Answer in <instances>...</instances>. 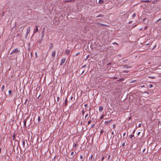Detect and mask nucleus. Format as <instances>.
<instances>
[{
  "mask_svg": "<svg viewBox=\"0 0 161 161\" xmlns=\"http://www.w3.org/2000/svg\"><path fill=\"white\" fill-rule=\"evenodd\" d=\"M45 27H44L43 28L42 31L41 33L42 36L40 39H38L37 42H39V44H41L42 43V40H43V38L44 36V32L45 29Z\"/></svg>",
  "mask_w": 161,
  "mask_h": 161,
  "instance_id": "nucleus-1",
  "label": "nucleus"
},
{
  "mask_svg": "<svg viewBox=\"0 0 161 161\" xmlns=\"http://www.w3.org/2000/svg\"><path fill=\"white\" fill-rule=\"evenodd\" d=\"M19 52L20 50H19L18 48H15L13 50L10 54L11 55H12L14 54L19 53Z\"/></svg>",
  "mask_w": 161,
  "mask_h": 161,
  "instance_id": "nucleus-2",
  "label": "nucleus"
},
{
  "mask_svg": "<svg viewBox=\"0 0 161 161\" xmlns=\"http://www.w3.org/2000/svg\"><path fill=\"white\" fill-rule=\"evenodd\" d=\"M121 66L123 68H125L128 69L129 68L131 67V66H129L128 65L125 64V65H121Z\"/></svg>",
  "mask_w": 161,
  "mask_h": 161,
  "instance_id": "nucleus-3",
  "label": "nucleus"
},
{
  "mask_svg": "<svg viewBox=\"0 0 161 161\" xmlns=\"http://www.w3.org/2000/svg\"><path fill=\"white\" fill-rule=\"evenodd\" d=\"M66 60L65 58H63L61 61L60 65L61 66L63 64H64Z\"/></svg>",
  "mask_w": 161,
  "mask_h": 161,
  "instance_id": "nucleus-4",
  "label": "nucleus"
},
{
  "mask_svg": "<svg viewBox=\"0 0 161 161\" xmlns=\"http://www.w3.org/2000/svg\"><path fill=\"white\" fill-rule=\"evenodd\" d=\"M35 29L34 30V31H33V32H34V33H34H36V32H37L38 31V26L37 25H36V26H35Z\"/></svg>",
  "mask_w": 161,
  "mask_h": 161,
  "instance_id": "nucleus-5",
  "label": "nucleus"
},
{
  "mask_svg": "<svg viewBox=\"0 0 161 161\" xmlns=\"http://www.w3.org/2000/svg\"><path fill=\"white\" fill-rule=\"evenodd\" d=\"M56 55V51H53L52 52V56L53 58H54Z\"/></svg>",
  "mask_w": 161,
  "mask_h": 161,
  "instance_id": "nucleus-6",
  "label": "nucleus"
},
{
  "mask_svg": "<svg viewBox=\"0 0 161 161\" xmlns=\"http://www.w3.org/2000/svg\"><path fill=\"white\" fill-rule=\"evenodd\" d=\"M31 28L29 26L27 27V31H26V33H27V36L28 35L29 33L30 30Z\"/></svg>",
  "mask_w": 161,
  "mask_h": 161,
  "instance_id": "nucleus-7",
  "label": "nucleus"
},
{
  "mask_svg": "<svg viewBox=\"0 0 161 161\" xmlns=\"http://www.w3.org/2000/svg\"><path fill=\"white\" fill-rule=\"evenodd\" d=\"M12 138H13V139L15 141H17V142H19L18 141L15 140V133H14V135H13V136H12Z\"/></svg>",
  "mask_w": 161,
  "mask_h": 161,
  "instance_id": "nucleus-8",
  "label": "nucleus"
},
{
  "mask_svg": "<svg viewBox=\"0 0 161 161\" xmlns=\"http://www.w3.org/2000/svg\"><path fill=\"white\" fill-rule=\"evenodd\" d=\"M103 107L102 106H100L99 107V111L100 112H101L103 110Z\"/></svg>",
  "mask_w": 161,
  "mask_h": 161,
  "instance_id": "nucleus-9",
  "label": "nucleus"
},
{
  "mask_svg": "<svg viewBox=\"0 0 161 161\" xmlns=\"http://www.w3.org/2000/svg\"><path fill=\"white\" fill-rule=\"evenodd\" d=\"M64 101H65L64 105H65V107H66L67 106V98H66L65 100Z\"/></svg>",
  "mask_w": 161,
  "mask_h": 161,
  "instance_id": "nucleus-10",
  "label": "nucleus"
},
{
  "mask_svg": "<svg viewBox=\"0 0 161 161\" xmlns=\"http://www.w3.org/2000/svg\"><path fill=\"white\" fill-rule=\"evenodd\" d=\"M65 52L67 54H69L70 53V50H66Z\"/></svg>",
  "mask_w": 161,
  "mask_h": 161,
  "instance_id": "nucleus-11",
  "label": "nucleus"
},
{
  "mask_svg": "<svg viewBox=\"0 0 161 161\" xmlns=\"http://www.w3.org/2000/svg\"><path fill=\"white\" fill-rule=\"evenodd\" d=\"M88 116V113H87L86 114V115L85 116V119L86 120H86L88 118H87Z\"/></svg>",
  "mask_w": 161,
  "mask_h": 161,
  "instance_id": "nucleus-12",
  "label": "nucleus"
},
{
  "mask_svg": "<svg viewBox=\"0 0 161 161\" xmlns=\"http://www.w3.org/2000/svg\"><path fill=\"white\" fill-rule=\"evenodd\" d=\"M99 3L101 4H103L104 3V1L103 0H99Z\"/></svg>",
  "mask_w": 161,
  "mask_h": 161,
  "instance_id": "nucleus-13",
  "label": "nucleus"
},
{
  "mask_svg": "<svg viewBox=\"0 0 161 161\" xmlns=\"http://www.w3.org/2000/svg\"><path fill=\"white\" fill-rule=\"evenodd\" d=\"M12 91L11 90H9L8 91V94H9V95L10 96H12Z\"/></svg>",
  "mask_w": 161,
  "mask_h": 161,
  "instance_id": "nucleus-14",
  "label": "nucleus"
},
{
  "mask_svg": "<svg viewBox=\"0 0 161 161\" xmlns=\"http://www.w3.org/2000/svg\"><path fill=\"white\" fill-rule=\"evenodd\" d=\"M92 158H93V155L91 154L90 157H89V160H90V161H91L92 160Z\"/></svg>",
  "mask_w": 161,
  "mask_h": 161,
  "instance_id": "nucleus-15",
  "label": "nucleus"
},
{
  "mask_svg": "<svg viewBox=\"0 0 161 161\" xmlns=\"http://www.w3.org/2000/svg\"><path fill=\"white\" fill-rule=\"evenodd\" d=\"M103 15L102 14H99L98 15H97V16H96V17L97 18H98V17H103Z\"/></svg>",
  "mask_w": 161,
  "mask_h": 161,
  "instance_id": "nucleus-16",
  "label": "nucleus"
},
{
  "mask_svg": "<svg viewBox=\"0 0 161 161\" xmlns=\"http://www.w3.org/2000/svg\"><path fill=\"white\" fill-rule=\"evenodd\" d=\"M53 46V44L52 43H51L50 44L49 48L50 49H51Z\"/></svg>",
  "mask_w": 161,
  "mask_h": 161,
  "instance_id": "nucleus-17",
  "label": "nucleus"
},
{
  "mask_svg": "<svg viewBox=\"0 0 161 161\" xmlns=\"http://www.w3.org/2000/svg\"><path fill=\"white\" fill-rule=\"evenodd\" d=\"M136 16V14L135 13H134L133 14L132 17L133 18H135Z\"/></svg>",
  "mask_w": 161,
  "mask_h": 161,
  "instance_id": "nucleus-18",
  "label": "nucleus"
},
{
  "mask_svg": "<svg viewBox=\"0 0 161 161\" xmlns=\"http://www.w3.org/2000/svg\"><path fill=\"white\" fill-rule=\"evenodd\" d=\"M4 88V85H2V87H1V90L2 91H3V90Z\"/></svg>",
  "mask_w": 161,
  "mask_h": 161,
  "instance_id": "nucleus-19",
  "label": "nucleus"
},
{
  "mask_svg": "<svg viewBox=\"0 0 161 161\" xmlns=\"http://www.w3.org/2000/svg\"><path fill=\"white\" fill-rule=\"evenodd\" d=\"M149 77L152 79H154L156 78L154 76H149Z\"/></svg>",
  "mask_w": 161,
  "mask_h": 161,
  "instance_id": "nucleus-20",
  "label": "nucleus"
},
{
  "mask_svg": "<svg viewBox=\"0 0 161 161\" xmlns=\"http://www.w3.org/2000/svg\"><path fill=\"white\" fill-rule=\"evenodd\" d=\"M24 125L25 126L26 125V119H25L24 122Z\"/></svg>",
  "mask_w": 161,
  "mask_h": 161,
  "instance_id": "nucleus-21",
  "label": "nucleus"
},
{
  "mask_svg": "<svg viewBox=\"0 0 161 161\" xmlns=\"http://www.w3.org/2000/svg\"><path fill=\"white\" fill-rule=\"evenodd\" d=\"M134 136V135H130V139H132L133 137Z\"/></svg>",
  "mask_w": 161,
  "mask_h": 161,
  "instance_id": "nucleus-22",
  "label": "nucleus"
},
{
  "mask_svg": "<svg viewBox=\"0 0 161 161\" xmlns=\"http://www.w3.org/2000/svg\"><path fill=\"white\" fill-rule=\"evenodd\" d=\"M25 141H23V142H22V145H23V146L24 147L25 146Z\"/></svg>",
  "mask_w": 161,
  "mask_h": 161,
  "instance_id": "nucleus-23",
  "label": "nucleus"
},
{
  "mask_svg": "<svg viewBox=\"0 0 161 161\" xmlns=\"http://www.w3.org/2000/svg\"><path fill=\"white\" fill-rule=\"evenodd\" d=\"M129 72V71H128V70H125V71H123V73H128Z\"/></svg>",
  "mask_w": 161,
  "mask_h": 161,
  "instance_id": "nucleus-24",
  "label": "nucleus"
},
{
  "mask_svg": "<svg viewBox=\"0 0 161 161\" xmlns=\"http://www.w3.org/2000/svg\"><path fill=\"white\" fill-rule=\"evenodd\" d=\"M86 65H83V66H82L81 67V68L80 69H82V68H85V67L86 66Z\"/></svg>",
  "mask_w": 161,
  "mask_h": 161,
  "instance_id": "nucleus-25",
  "label": "nucleus"
},
{
  "mask_svg": "<svg viewBox=\"0 0 161 161\" xmlns=\"http://www.w3.org/2000/svg\"><path fill=\"white\" fill-rule=\"evenodd\" d=\"M95 125L94 124H93L91 125V127L92 128H93L94 126H95Z\"/></svg>",
  "mask_w": 161,
  "mask_h": 161,
  "instance_id": "nucleus-26",
  "label": "nucleus"
},
{
  "mask_svg": "<svg viewBox=\"0 0 161 161\" xmlns=\"http://www.w3.org/2000/svg\"><path fill=\"white\" fill-rule=\"evenodd\" d=\"M91 122H92L91 120H90L88 122V125H87L90 124L91 123Z\"/></svg>",
  "mask_w": 161,
  "mask_h": 161,
  "instance_id": "nucleus-27",
  "label": "nucleus"
},
{
  "mask_svg": "<svg viewBox=\"0 0 161 161\" xmlns=\"http://www.w3.org/2000/svg\"><path fill=\"white\" fill-rule=\"evenodd\" d=\"M38 122H39L40 121V120H41V118H40V116H38Z\"/></svg>",
  "mask_w": 161,
  "mask_h": 161,
  "instance_id": "nucleus-28",
  "label": "nucleus"
},
{
  "mask_svg": "<svg viewBox=\"0 0 161 161\" xmlns=\"http://www.w3.org/2000/svg\"><path fill=\"white\" fill-rule=\"evenodd\" d=\"M98 25H101V26H103L105 25L104 24H102L100 23H98Z\"/></svg>",
  "mask_w": 161,
  "mask_h": 161,
  "instance_id": "nucleus-29",
  "label": "nucleus"
},
{
  "mask_svg": "<svg viewBox=\"0 0 161 161\" xmlns=\"http://www.w3.org/2000/svg\"><path fill=\"white\" fill-rule=\"evenodd\" d=\"M143 2H150V1H149L148 0H147L144 1Z\"/></svg>",
  "mask_w": 161,
  "mask_h": 161,
  "instance_id": "nucleus-30",
  "label": "nucleus"
},
{
  "mask_svg": "<svg viewBox=\"0 0 161 161\" xmlns=\"http://www.w3.org/2000/svg\"><path fill=\"white\" fill-rule=\"evenodd\" d=\"M82 114L83 115L84 114H85V111L84 110H83L82 111Z\"/></svg>",
  "mask_w": 161,
  "mask_h": 161,
  "instance_id": "nucleus-31",
  "label": "nucleus"
},
{
  "mask_svg": "<svg viewBox=\"0 0 161 161\" xmlns=\"http://www.w3.org/2000/svg\"><path fill=\"white\" fill-rule=\"evenodd\" d=\"M80 159H82V158H83V156L82 155H81L80 156Z\"/></svg>",
  "mask_w": 161,
  "mask_h": 161,
  "instance_id": "nucleus-32",
  "label": "nucleus"
},
{
  "mask_svg": "<svg viewBox=\"0 0 161 161\" xmlns=\"http://www.w3.org/2000/svg\"><path fill=\"white\" fill-rule=\"evenodd\" d=\"M74 153L73 152H72L71 153V155L72 156H74Z\"/></svg>",
  "mask_w": 161,
  "mask_h": 161,
  "instance_id": "nucleus-33",
  "label": "nucleus"
},
{
  "mask_svg": "<svg viewBox=\"0 0 161 161\" xmlns=\"http://www.w3.org/2000/svg\"><path fill=\"white\" fill-rule=\"evenodd\" d=\"M89 55H87L86 57V59H87L89 58Z\"/></svg>",
  "mask_w": 161,
  "mask_h": 161,
  "instance_id": "nucleus-34",
  "label": "nucleus"
},
{
  "mask_svg": "<svg viewBox=\"0 0 161 161\" xmlns=\"http://www.w3.org/2000/svg\"><path fill=\"white\" fill-rule=\"evenodd\" d=\"M125 145V142H124L122 144V146L123 147H124V146Z\"/></svg>",
  "mask_w": 161,
  "mask_h": 161,
  "instance_id": "nucleus-35",
  "label": "nucleus"
},
{
  "mask_svg": "<svg viewBox=\"0 0 161 161\" xmlns=\"http://www.w3.org/2000/svg\"><path fill=\"white\" fill-rule=\"evenodd\" d=\"M57 99V101L58 102L59 101V99H60L59 97H58Z\"/></svg>",
  "mask_w": 161,
  "mask_h": 161,
  "instance_id": "nucleus-36",
  "label": "nucleus"
},
{
  "mask_svg": "<svg viewBox=\"0 0 161 161\" xmlns=\"http://www.w3.org/2000/svg\"><path fill=\"white\" fill-rule=\"evenodd\" d=\"M110 155H109L108 156V159H110Z\"/></svg>",
  "mask_w": 161,
  "mask_h": 161,
  "instance_id": "nucleus-37",
  "label": "nucleus"
},
{
  "mask_svg": "<svg viewBox=\"0 0 161 161\" xmlns=\"http://www.w3.org/2000/svg\"><path fill=\"white\" fill-rule=\"evenodd\" d=\"M153 86L152 85L150 84L149 85V87L150 88H151Z\"/></svg>",
  "mask_w": 161,
  "mask_h": 161,
  "instance_id": "nucleus-38",
  "label": "nucleus"
},
{
  "mask_svg": "<svg viewBox=\"0 0 161 161\" xmlns=\"http://www.w3.org/2000/svg\"><path fill=\"white\" fill-rule=\"evenodd\" d=\"M103 115H102L101 117H100V119H102L103 118Z\"/></svg>",
  "mask_w": 161,
  "mask_h": 161,
  "instance_id": "nucleus-39",
  "label": "nucleus"
},
{
  "mask_svg": "<svg viewBox=\"0 0 161 161\" xmlns=\"http://www.w3.org/2000/svg\"><path fill=\"white\" fill-rule=\"evenodd\" d=\"M161 18H159V19H158L157 20V22L158 21H161Z\"/></svg>",
  "mask_w": 161,
  "mask_h": 161,
  "instance_id": "nucleus-40",
  "label": "nucleus"
},
{
  "mask_svg": "<svg viewBox=\"0 0 161 161\" xmlns=\"http://www.w3.org/2000/svg\"><path fill=\"white\" fill-rule=\"evenodd\" d=\"M141 124L140 123L139 124L138 127H141Z\"/></svg>",
  "mask_w": 161,
  "mask_h": 161,
  "instance_id": "nucleus-41",
  "label": "nucleus"
},
{
  "mask_svg": "<svg viewBox=\"0 0 161 161\" xmlns=\"http://www.w3.org/2000/svg\"><path fill=\"white\" fill-rule=\"evenodd\" d=\"M124 79H120L119 80V81H121L123 80Z\"/></svg>",
  "mask_w": 161,
  "mask_h": 161,
  "instance_id": "nucleus-42",
  "label": "nucleus"
},
{
  "mask_svg": "<svg viewBox=\"0 0 161 161\" xmlns=\"http://www.w3.org/2000/svg\"><path fill=\"white\" fill-rule=\"evenodd\" d=\"M103 130H101L100 131V133H101V134H102V133H103Z\"/></svg>",
  "mask_w": 161,
  "mask_h": 161,
  "instance_id": "nucleus-43",
  "label": "nucleus"
},
{
  "mask_svg": "<svg viewBox=\"0 0 161 161\" xmlns=\"http://www.w3.org/2000/svg\"><path fill=\"white\" fill-rule=\"evenodd\" d=\"M145 87V86L144 85H142V86H141V87L142 88L144 87Z\"/></svg>",
  "mask_w": 161,
  "mask_h": 161,
  "instance_id": "nucleus-44",
  "label": "nucleus"
},
{
  "mask_svg": "<svg viewBox=\"0 0 161 161\" xmlns=\"http://www.w3.org/2000/svg\"><path fill=\"white\" fill-rule=\"evenodd\" d=\"M104 157H103L102 158V161H103V159H104Z\"/></svg>",
  "mask_w": 161,
  "mask_h": 161,
  "instance_id": "nucleus-45",
  "label": "nucleus"
},
{
  "mask_svg": "<svg viewBox=\"0 0 161 161\" xmlns=\"http://www.w3.org/2000/svg\"><path fill=\"white\" fill-rule=\"evenodd\" d=\"M145 20H147V19H146V18H144V19L143 20V21H145Z\"/></svg>",
  "mask_w": 161,
  "mask_h": 161,
  "instance_id": "nucleus-46",
  "label": "nucleus"
},
{
  "mask_svg": "<svg viewBox=\"0 0 161 161\" xmlns=\"http://www.w3.org/2000/svg\"><path fill=\"white\" fill-rule=\"evenodd\" d=\"M125 134H126V133H124L123 134V136H125Z\"/></svg>",
  "mask_w": 161,
  "mask_h": 161,
  "instance_id": "nucleus-47",
  "label": "nucleus"
},
{
  "mask_svg": "<svg viewBox=\"0 0 161 161\" xmlns=\"http://www.w3.org/2000/svg\"><path fill=\"white\" fill-rule=\"evenodd\" d=\"M135 130H133V132H132V133H133V134H134V133H135Z\"/></svg>",
  "mask_w": 161,
  "mask_h": 161,
  "instance_id": "nucleus-48",
  "label": "nucleus"
},
{
  "mask_svg": "<svg viewBox=\"0 0 161 161\" xmlns=\"http://www.w3.org/2000/svg\"><path fill=\"white\" fill-rule=\"evenodd\" d=\"M84 71H85V70H83L82 71V73H81V74H83L84 73Z\"/></svg>",
  "mask_w": 161,
  "mask_h": 161,
  "instance_id": "nucleus-49",
  "label": "nucleus"
},
{
  "mask_svg": "<svg viewBox=\"0 0 161 161\" xmlns=\"http://www.w3.org/2000/svg\"><path fill=\"white\" fill-rule=\"evenodd\" d=\"M76 146H77L76 144H75V145H74L75 147H76Z\"/></svg>",
  "mask_w": 161,
  "mask_h": 161,
  "instance_id": "nucleus-50",
  "label": "nucleus"
},
{
  "mask_svg": "<svg viewBox=\"0 0 161 161\" xmlns=\"http://www.w3.org/2000/svg\"><path fill=\"white\" fill-rule=\"evenodd\" d=\"M27 33H26V35L25 36V37L26 38H27Z\"/></svg>",
  "mask_w": 161,
  "mask_h": 161,
  "instance_id": "nucleus-51",
  "label": "nucleus"
},
{
  "mask_svg": "<svg viewBox=\"0 0 161 161\" xmlns=\"http://www.w3.org/2000/svg\"><path fill=\"white\" fill-rule=\"evenodd\" d=\"M132 22V21H129V23L131 24Z\"/></svg>",
  "mask_w": 161,
  "mask_h": 161,
  "instance_id": "nucleus-52",
  "label": "nucleus"
},
{
  "mask_svg": "<svg viewBox=\"0 0 161 161\" xmlns=\"http://www.w3.org/2000/svg\"><path fill=\"white\" fill-rule=\"evenodd\" d=\"M145 149H145V148H144V149H143V152H144V151H145Z\"/></svg>",
  "mask_w": 161,
  "mask_h": 161,
  "instance_id": "nucleus-53",
  "label": "nucleus"
},
{
  "mask_svg": "<svg viewBox=\"0 0 161 161\" xmlns=\"http://www.w3.org/2000/svg\"><path fill=\"white\" fill-rule=\"evenodd\" d=\"M79 53H79H79H77V54H76V55H78L79 54Z\"/></svg>",
  "mask_w": 161,
  "mask_h": 161,
  "instance_id": "nucleus-54",
  "label": "nucleus"
},
{
  "mask_svg": "<svg viewBox=\"0 0 161 161\" xmlns=\"http://www.w3.org/2000/svg\"><path fill=\"white\" fill-rule=\"evenodd\" d=\"M1 148H0V153H1Z\"/></svg>",
  "mask_w": 161,
  "mask_h": 161,
  "instance_id": "nucleus-55",
  "label": "nucleus"
},
{
  "mask_svg": "<svg viewBox=\"0 0 161 161\" xmlns=\"http://www.w3.org/2000/svg\"><path fill=\"white\" fill-rule=\"evenodd\" d=\"M140 132H139L138 133V135H139V134H140Z\"/></svg>",
  "mask_w": 161,
  "mask_h": 161,
  "instance_id": "nucleus-56",
  "label": "nucleus"
},
{
  "mask_svg": "<svg viewBox=\"0 0 161 161\" xmlns=\"http://www.w3.org/2000/svg\"><path fill=\"white\" fill-rule=\"evenodd\" d=\"M87 106V104H85V105H84V106H85V107H86V106Z\"/></svg>",
  "mask_w": 161,
  "mask_h": 161,
  "instance_id": "nucleus-57",
  "label": "nucleus"
},
{
  "mask_svg": "<svg viewBox=\"0 0 161 161\" xmlns=\"http://www.w3.org/2000/svg\"><path fill=\"white\" fill-rule=\"evenodd\" d=\"M73 97H71V99H72V98H73Z\"/></svg>",
  "mask_w": 161,
  "mask_h": 161,
  "instance_id": "nucleus-58",
  "label": "nucleus"
},
{
  "mask_svg": "<svg viewBox=\"0 0 161 161\" xmlns=\"http://www.w3.org/2000/svg\"><path fill=\"white\" fill-rule=\"evenodd\" d=\"M112 134H113V135H114V132H113V131H112Z\"/></svg>",
  "mask_w": 161,
  "mask_h": 161,
  "instance_id": "nucleus-59",
  "label": "nucleus"
},
{
  "mask_svg": "<svg viewBox=\"0 0 161 161\" xmlns=\"http://www.w3.org/2000/svg\"><path fill=\"white\" fill-rule=\"evenodd\" d=\"M105 123H108V121H106L105 122Z\"/></svg>",
  "mask_w": 161,
  "mask_h": 161,
  "instance_id": "nucleus-60",
  "label": "nucleus"
},
{
  "mask_svg": "<svg viewBox=\"0 0 161 161\" xmlns=\"http://www.w3.org/2000/svg\"><path fill=\"white\" fill-rule=\"evenodd\" d=\"M35 55H36V56H37V53L36 52L35 53Z\"/></svg>",
  "mask_w": 161,
  "mask_h": 161,
  "instance_id": "nucleus-61",
  "label": "nucleus"
},
{
  "mask_svg": "<svg viewBox=\"0 0 161 161\" xmlns=\"http://www.w3.org/2000/svg\"><path fill=\"white\" fill-rule=\"evenodd\" d=\"M27 99H26V100H25V102H26L27 101Z\"/></svg>",
  "mask_w": 161,
  "mask_h": 161,
  "instance_id": "nucleus-62",
  "label": "nucleus"
},
{
  "mask_svg": "<svg viewBox=\"0 0 161 161\" xmlns=\"http://www.w3.org/2000/svg\"><path fill=\"white\" fill-rule=\"evenodd\" d=\"M131 119V117H130L129 119V120H130Z\"/></svg>",
  "mask_w": 161,
  "mask_h": 161,
  "instance_id": "nucleus-63",
  "label": "nucleus"
},
{
  "mask_svg": "<svg viewBox=\"0 0 161 161\" xmlns=\"http://www.w3.org/2000/svg\"><path fill=\"white\" fill-rule=\"evenodd\" d=\"M115 126V125H113V127H114V126Z\"/></svg>",
  "mask_w": 161,
  "mask_h": 161,
  "instance_id": "nucleus-64",
  "label": "nucleus"
}]
</instances>
